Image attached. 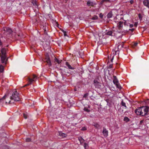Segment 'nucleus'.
Masks as SVG:
<instances>
[{
    "label": "nucleus",
    "instance_id": "obj_1",
    "mask_svg": "<svg viewBox=\"0 0 149 149\" xmlns=\"http://www.w3.org/2000/svg\"><path fill=\"white\" fill-rule=\"evenodd\" d=\"M135 113L138 115L149 117V107H148L142 106L136 109Z\"/></svg>",
    "mask_w": 149,
    "mask_h": 149
},
{
    "label": "nucleus",
    "instance_id": "obj_2",
    "mask_svg": "<svg viewBox=\"0 0 149 149\" xmlns=\"http://www.w3.org/2000/svg\"><path fill=\"white\" fill-rule=\"evenodd\" d=\"M3 34L7 37H12L13 32L11 29L9 27L3 28Z\"/></svg>",
    "mask_w": 149,
    "mask_h": 149
},
{
    "label": "nucleus",
    "instance_id": "obj_3",
    "mask_svg": "<svg viewBox=\"0 0 149 149\" xmlns=\"http://www.w3.org/2000/svg\"><path fill=\"white\" fill-rule=\"evenodd\" d=\"M10 96L12 101L17 102L20 100L19 94L16 91L13 92Z\"/></svg>",
    "mask_w": 149,
    "mask_h": 149
},
{
    "label": "nucleus",
    "instance_id": "obj_4",
    "mask_svg": "<svg viewBox=\"0 0 149 149\" xmlns=\"http://www.w3.org/2000/svg\"><path fill=\"white\" fill-rule=\"evenodd\" d=\"M4 96H6L5 100V104H6L7 103L11 104L14 103L13 101H12L11 96L9 94L6 93Z\"/></svg>",
    "mask_w": 149,
    "mask_h": 149
},
{
    "label": "nucleus",
    "instance_id": "obj_5",
    "mask_svg": "<svg viewBox=\"0 0 149 149\" xmlns=\"http://www.w3.org/2000/svg\"><path fill=\"white\" fill-rule=\"evenodd\" d=\"M45 60L47 64L49 67L52 65V63L50 60L49 56L48 54L47 53L45 55Z\"/></svg>",
    "mask_w": 149,
    "mask_h": 149
},
{
    "label": "nucleus",
    "instance_id": "obj_6",
    "mask_svg": "<svg viewBox=\"0 0 149 149\" xmlns=\"http://www.w3.org/2000/svg\"><path fill=\"white\" fill-rule=\"evenodd\" d=\"M33 79H30L29 77H28V83L25 85L24 86H27L30 84H32V83L34 81V79L37 78V76L35 74H33Z\"/></svg>",
    "mask_w": 149,
    "mask_h": 149
},
{
    "label": "nucleus",
    "instance_id": "obj_7",
    "mask_svg": "<svg viewBox=\"0 0 149 149\" xmlns=\"http://www.w3.org/2000/svg\"><path fill=\"white\" fill-rule=\"evenodd\" d=\"M94 83L95 87L96 88H100L101 87V84L97 80H94Z\"/></svg>",
    "mask_w": 149,
    "mask_h": 149
},
{
    "label": "nucleus",
    "instance_id": "obj_8",
    "mask_svg": "<svg viewBox=\"0 0 149 149\" xmlns=\"http://www.w3.org/2000/svg\"><path fill=\"white\" fill-rule=\"evenodd\" d=\"M6 96H4L1 98H0V105L3 107L4 104H6L5 103V97Z\"/></svg>",
    "mask_w": 149,
    "mask_h": 149
},
{
    "label": "nucleus",
    "instance_id": "obj_9",
    "mask_svg": "<svg viewBox=\"0 0 149 149\" xmlns=\"http://www.w3.org/2000/svg\"><path fill=\"white\" fill-rule=\"evenodd\" d=\"M117 25L118 29L119 30H121L123 27V22L121 21L119 22L118 23Z\"/></svg>",
    "mask_w": 149,
    "mask_h": 149
},
{
    "label": "nucleus",
    "instance_id": "obj_10",
    "mask_svg": "<svg viewBox=\"0 0 149 149\" xmlns=\"http://www.w3.org/2000/svg\"><path fill=\"white\" fill-rule=\"evenodd\" d=\"M58 135L61 138H63L67 136L66 134L63 133L61 132H59Z\"/></svg>",
    "mask_w": 149,
    "mask_h": 149
},
{
    "label": "nucleus",
    "instance_id": "obj_11",
    "mask_svg": "<svg viewBox=\"0 0 149 149\" xmlns=\"http://www.w3.org/2000/svg\"><path fill=\"white\" fill-rule=\"evenodd\" d=\"M102 133L105 136L107 137L108 136V131L104 127L103 128Z\"/></svg>",
    "mask_w": 149,
    "mask_h": 149
},
{
    "label": "nucleus",
    "instance_id": "obj_12",
    "mask_svg": "<svg viewBox=\"0 0 149 149\" xmlns=\"http://www.w3.org/2000/svg\"><path fill=\"white\" fill-rule=\"evenodd\" d=\"M143 3L144 6L149 8V0H144Z\"/></svg>",
    "mask_w": 149,
    "mask_h": 149
},
{
    "label": "nucleus",
    "instance_id": "obj_13",
    "mask_svg": "<svg viewBox=\"0 0 149 149\" xmlns=\"http://www.w3.org/2000/svg\"><path fill=\"white\" fill-rule=\"evenodd\" d=\"M79 141L80 144L83 145H84V139L81 136L78 137Z\"/></svg>",
    "mask_w": 149,
    "mask_h": 149
},
{
    "label": "nucleus",
    "instance_id": "obj_14",
    "mask_svg": "<svg viewBox=\"0 0 149 149\" xmlns=\"http://www.w3.org/2000/svg\"><path fill=\"white\" fill-rule=\"evenodd\" d=\"M19 34H16L15 32H13L12 37L15 38L16 39L18 40Z\"/></svg>",
    "mask_w": 149,
    "mask_h": 149
},
{
    "label": "nucleus",
    "instance_id": "obj_15",
    "mask_svg": "<svg viewBox=\"0 0 149 149\" xmlns=\"http://www.w3.org/2000/svg\"><path fill=\"white\" fill-rule=\"evenodd\" d=\"M6 56H1V60L2 63H5L6 62Z\"/></svg>",
    "mask_w": 149,
    "mask_h": 149
},
{
    "label": "nucleus",
    "instance_id": "obj_16",
    "mask_svg": "<svg viewBox=\"0 0 149 149\" xmlns=\"http://www.w3.org/2000/svg\"><path fill=\"white\" fill-rule=\"evenodd\" d=\"M6 49L5 48H2L1 52L2 56H6Z\"/></svg>",
    "mask_w": 149,
    "mask_h": 149
},
{
    "label": "nucleus",
    "instance_id": "obj_17",
    "mask_svg": "<svg viewBox=\"0 0 149 149\" xmlns=\"http://www.w3.org/2000/svg\"><path fill=\"white\" fill-rule=\"evenodd\" d=\"M113 83L115 84L119 82L116 77L115 76H113Z\"/></svg>",
    "mask_w": 149,
    "mask_h": 149
},
{
    "label": "nucleus",
    "instance_id": "obj_18",
    "mask_svg": "<svg viewBox=\"0 0 149 149\" xmlns=\"http://www.w3.org/2000/svg\"><path fill=\"white\" fill-rule=\"evenodd\" d=\"M90 109V106H88V108H87V106L84 107V111H85L87 113H89L91 110L89 109Z\"/></svg>",
    "mask_w": 149,
    "mask_h": 149
},
{
    "label": "nucleus",
    "instance_id": "obj_19",
    "mask_svg": "<svg viewBox=\"0 0 149 149\" xmlns=\"http://www.w3.org/2000/svg\"><path fill=\"white\" fill-rule=\"evenodd\" d=\"M65 64L67 66L69 69L73 70L74 69V68L71 66V65L69 64L68 62H65Z\"/></svg>",
    "mask_w": 149,
    "mask_h": 149
},
{
    "label": "nucleus",
    "instance_id": "obj_20",
    "mask_svg": "<svg viewBox=\"0 0 149 149\" xmlns=\"http://www.w3.org/2000/svg\"><path fill=\"white\" fill-rule=\"evenodd\" d=\"M87 5L88 6H93V2L91 1H88L87 3Z\"/></svg>",
    "mask_w": 149,
    "mask_h": 149
},
{
    "label": "nucleus",
    "instance_id": "obj_21",
    "mask_svg": "<svg viewBox=\"0 0 149 149\" xmlns=\"http://www.w3.org/2000/svg\"><path fill=\"white\" fill-rule=\"evenodd\" d=\"M120 104L123 107H124L125 109H127V107L126 105V104L125 102H124L123 100H122L121 102L120 103Z\"/></svg>",
    "mask_w": 149,
    "mask_h": 149
},
{
    "label": "nucleus",
    "instance_id": "obj_22",
    "mask_svg": "<svg viewBox=\"0 0 149 149\" xmlns=\"http://www.w3.org/2000/svg\"><path fill=\"white\" fill-rule=\"evenodd\" d=\"M112 33L113 32L111 31H108L106 33L107 35L111 36H113Z\"/></svg>",
    "mask_w": 149,
    "mask_h": 149
},
{
    "label": "nucleus",
    "instance_id": "obj_23",
    "mask_svg": "<svg viewBox=\"0 0 149 149\" xmlns=\"http://www.w3.org/2000/svg\"><path fill=\"white\" fill-rule=\"evenodd\" d=\"M112 14L111 12H109L108 14L107 15V18H111L112 17Z\"/></svg>",
    "mask_w": 149,
    "mask_h": 149
},
{
    "label": "nucleus",
    "instance_id": "obj_24",
    "mask_svg": "<svg viewBox=\"0 0 149 149\" xmlns=\"http://www.w3.org/2000/svg\"><path fill=\"white\" fill-rule=\"evenodd\" d=\"M115 85L116 86V87L120 89H121V87L119 82L116 84H115Z\"/></svg>",
    "mask_w": 149,
    "mask_h": 149
},
{
    "label": "nucleus",
    "instance_id": "obj_25",
    "mask_svg": "<svg viewBox=\"0 0 149 149\" xmlns=\"http://www.w3.org/2000/svg\"><path fill=\"white\" fill-rule=\"evenodd\" d=\"M31 3L33 6H38L37 3V1L36 0H33L31 1Z\"/></svg>",
    "mask_w": 149,
    "mask_h": 149
},
{
    "label": "nucleus",
    "instance_id": "obj_26",
    "mask_svg": "<svg viewBox=\"0 0 149 149\" xmlns=\"http://www.w3.org/2000/svg\"><path fill=\"white\" fill-rule=\"evenodd\" d=\"M54 60L55 62H56L58 64H59L61 63V61H60L58 58L55 57Z\"/></svg>",
    "mask_w": 149,
    "mask_h": 149
},
{
    "label": "nucleus",
    "instance_id": "obj_27",
    "mask_svg": "<svg viewBox=\"0 0 149 149\" xmlns=\"http://www.w3.org/2000/svg\"><path fill=\"white\" fill-rule=\"evenodd\" d=\"M124 120L126 122H128L129 121L130 119L127 117L125 116L124 118Z\"/></svg>",
    "mask_w": 149,
    "mask_h": 149
},
{
    "label": "nucleus",
    "instance_id": "obj_28",
    "mask_svg": "<svg viewBox=\"0 0 149 149\" xmlns=\"http://www.w3.org/2000/svg\"><path fill=\"white\" fill-rule=\"evenodd\" d=\"M93 125L96 128H98L100 126L97 123H94Z\"/></svg>",
    "mask_w": 149,
    "mask_h": 149
},
{
    "label": "nucleus",
    "instance_id": "obj_29",
    "mask_svg": "<svg viewBox=\"0 0 149 149\" xmlns=\"http://www.w3.org/2000/svg\"><path fill=\"white\" fill-rule=\"evenodd\" d=\"M98 17L96 15H94L92 18V19L93 20H96L98 19Z\"/></svg>",
    "mask_w": 149,
    "mask_h": 149
},
{
    "label": "nucleus",
    "instance_id": "obj_30",
    "mask_svg": "<svg viewBox=\"0 0 149 149\" xmlns=\"http://www.w3.org/2000/svg\"><path fill=\"white\" fill-rule=\"evenodd\" d=\"M26 142H30L31 141V139L30 138H28L26 139Z\"/></svg>",
    "mask_w": 149,
    "mask_h": 149
},
{
    "label": "nucleus",
    "instance_id": "obj_31",
    "mask_svg": "<svg viewBox=\"0 0 149 149\" xmlns=\"http://www.w3.org/2000/svg\"><path fill=\"white\" fill-rule=\"evenodd\" d=\"M138 17L140 20L141 21L142 19V15L141 14H139L138 15Z\"/></svg>",
    "mask_w": 149,
    "mask_h": 149
},
{
    "label": "nucleus",
    "instance_id": "obj_32",
    "mask_svg": "<svg viewBox=\"0 0 149 149\" xmlns=\"http://www.w3.org/2000/svg\"><path fill=\"white\" fill-rule=\"evenodd\" d=\"M23 117L25 119H26L27 118V115L25 113H23Z\"/></svg>",
    "mask_w": 149,
    "mask_h": 149
},
{
    "label": "nucleus",
    "instance_id": "obj_33",
    "mask_svg": "<svg viewBox=\"0 0 149 149\" xmlns=\"http://www.w3.org/2000/svg\"><path fill=\"white\" fill-rule=\"evenodd\" d=\"M66 70H67V69H66ZM62 72L61 73H62V74H65L66 73V72H65V71L66 70L65 69H64V70H61Z\"/></svg>",
    "mask_w": 149,
    "mask_h": 149
},
{
    "label": "nucleus",
    "instance_id": "obj_34",
    "mask_svg": "<svg viewBox=\"0 0 149 149\" xmlns=\"http://www.w3.org/2000/svg\"><path fill=\"white\" fill-rule=\"evenodd\" d=\"M33 19L34 22H36L37 21V17L36 16H34L33 17Z\"/></svg>",
    "mask_w": 149,
    "mask_h": 149
},
{
    "label": "nucleus",
    "instance_id": "obj_35",
    "mask_svg": "<svg viewBox=\"0 0 149 149\" xmlns=\"http://www.w3.org/2000/svg\"><path fill=\"white\" fill-rule=\"evenodd\" d=\"M88 147V145L86 144V143H84V148L87 149Z\"/></svg>",
    "mask_w": 149,
    "mask_h": 149
},
{
    "label": "nucleus",
    "instance_id": "obj_36",
    "mask_svg": "<svg viewBox=\"0 0 149 149\" xmlns=\"http://www.w3.org/2000/svg\"><path fill=\"white\" fill-rule=\"evenodd\" d=\"M23 36H22V35H21L20 34H19V38H18V40H20L22 38H23Z\"/></svg>",
    "mask_w": 149,
    "mask_h": 149
},
{
    "label": "nucleus",
    "instance_id": "obj_37",
    "mask_svg": "<svg viewBox=\"0 0 149 149\" xmlns=\"http://www.w3.org/2000/svg\"><path fill=\"white\" fill-rule=\"evenodd\" d=\"M123 44H121V45H120L118 46V48L119 47L123 48Z\"/></svg>",
    "mask_w": 149,
    "mask_h": 149
},
{
    "label": "nucleus",
    "instance_id": "obj_38",
    "mask_svg": "<svg viewBox=\"0 0 149 149\" xmlns=\"http://www.w3.org/2000/svg\"><path fill=\"white\" fill-rule=\"evenodd\" d=\"M42 29L44 30L47 29V27L46 26H43L42 27Z\"/></svg>",
    "mask_w": 149,
    "mask_h": 149
},
{
    "label": "nucleus",
    "instance_id": "obj_39",
    "mask_svg": "<svg viewBox=\"0 0 149 149\" xmlns=\"http://www.w3.org/2000/svg\"><path fill=\"white\" fill-rule=\"evenodd\" d=\"M138 43L137 42H134V44H133V46L134 47H136V46Z\"/></svg>",
    "mask_w": 149,
    "mask_h": 149
},
{
    "label": "nucleus",
    "instance_id": "obj_40",
    "mask_svg": "<svg viewBox=\"0 0 149 149\" xmlns=\"http://www.w3.org/2000/svg\"><path fill=\"white\" fill-rule=\"evenodd\" d=\"M44 31V33L46 35H47V29H46Z\"/></svg>",
    "mask_w": 149,
    "mask_h": 149
},
{
    "label": "nucleus",
    "instance_id": "obj_41",
    "mask_svg": "<svg viewBox=\"0 0 149 149\" xmlns=\"http://www.w3.org/2000/svg\"><path fill=\"white\" fill-rule=\"evenodd\" d=\"M67 32L66 31L65 32H64V33H63V34H64V36H67L68 37V36L67 35Z\"/></svg>",
    "mask_w": 149,
    "mask_h": 149
},
{
    "label": "nucleus",
    "instance_id": "obj_42",
    "mask_svg": "<svg viewBox=\"0 0 149 149\" xmlns=\"http://www.w3.org/2000/svg\"><path fill=\"white\" fill-rule=\"evenodd\" d=\"M100 17L101 18H103V14L102 13H100Z\"/></svg>",
    "mask_w": 149,
    "mask_h": 149
},
{
    "label": "nucleus",
    "instance_id": "obj_43",
    "mask_svg": "<svg viewBox=\"0 0 149 149\" xmlns=\"http://www.w3.org/2000/svg\"><path fill=\"white\" fill-rule=\"evenodd\" d=\"M2 135L3 136V137H6V134L5 133L3 132L2 134Z\"/></svg>",
    "mask_w": 149,
    "mask_h": 149
},
{
    "label": "nucleus",
    "instance_id": "obj_44",
    "mask_svg": "<svg viewBox=\"0 0 149 149\" xmlns=\"http://www.w3.org/2000/svg\"><path fill=\"white\" fill-rule=\"evenodd\" d=\"M102 1L103 2H109L110 1L109 0H102Z\"/></svg>",
    "mask_w": 149,
    "mask_h": 149
},
{
    "label": "nucleus",
    "instance_id": "obj_45",
    "mask_svg": "<svg viewBox=\"0 0 149 149\" xmlns=\"http://www.w3.org/2000/svg\"><path fill=\"white\" fill-rule=\"evenodd\" d=\"M133 26H134V25L133 24H130V28H131Z\"/></svg>",
    "mask_w": 149,
    "mask_h": 149
},
{
    "label": "nucleus",
    "instance_id": "obj_46",
    "mask_svg": "<svg viewBox=\"0 0 149 149\" xmlns=\"http://www.w3.org/2000/svg\"><path fill=\"white\" fill-rule=\"evenodd\" d=\"M134 29L132 28V29H129V30L131 31H132V32H133L134 31Z\"/></svg>",
    "mask_w": 149,
    "mask_h": 149
},
{
    "label": "nucleus",
    "instance_id": "obj_47",
    "mask_svg": "<svg viewBox=\"0 0 149 149\" xmlns=\"http://www.w3.org/2000/svg\"><path fill=\"white\" fill-rule=\"evenodd\" d=\"M134 2V1L132 0H131L130 1V3L131 4H132Z\"/></svg>",
    "mask_w": 149,
    "mask_h": 149
},
{
    "label": "nucleus",
    "instance_id": "obj_48",
    "mask_svg": "<svg viewBox=\"0 0 149 149\" xmlns=\"http://www.w3.org/2000/svg\"><path fill=\"white\" fill-rule=\"evenodd\" d=\"M2 42L1 39H0V46H2Z\"/></svg>",
    "mask_w": 149,
    "mask_h": 149
},
{
    "label": "nucleus",
    "instance_id": "obj_49",
    "mask_svg": "<svg viewBox=\"0 0 149 149\" xmlns=\"http://www.w3.org/2000/svg\"><path fill=\"white\" fill-rule=\"evenodd\" d=\"M79 55L80 56H82V52H81L80 51H79Z\"/></svg>",
    "mask_w": 149,
    "mask_h": 149
},
{
    "label": "nucleus",
    "instance_id": "obj_50",
    "mask_svg": "<svg viewBox=\"0 0 149 149\" xmlns=\"http://www.w3.org/2000/svg\"><path fill=\"white\" fill-rule=\"evenodd\" d=\"M143 120H141V121H140V124H142L143 123Z\"/></svg>",
    "mask_w": 149,
    "mask_h": 149
},
{
    "label": "nucleus",
    "instance_id": "obj_51",
    "mask_svg": "<svg viewBox=\"0 0 149 149\" xmlns=\"http://www.w3.org/2000/svg\"><path fill=\"white\" fill-rule=\"evenodd\" d=\"M137 23L136 22H135V24H134V26H135V27H136L137 26Z\"/></svg>",
    "mask_w": 149,
    "mask_h": 149
},
{
    "label": "nucleus",
    "instance_id": "obj_52",
    "mask_svg": "<svg viewBox=\"0 0 149 149\" xmlns=\"http://www.w3.org/2000/svg\"><path fill=\"white\" fill-rule=\"evenodd\" d=\"M113 58H114V56H113V57H112V58L111 59V62H112V61H113Z\"/></svg>",
    "mask_w": 149,
    "mask_h": 149
},
{
    "label": "nucleus",
    "instance_id": "obj_53",
    "mask_svg": "<svg viewBox=\"0 0 149 149\" xmlns=\"http://www.w3.org/2000/svg\"><path fill=\"white\" fill-rule=\"evenodd\" d=\"M87 95H88L87 94H84V98L86 97H87Z\"/></svg>",
    "mask_w": 149,
    "mask_h": 149
},
{
    "label": "nucleus",
    "instance_id": "obj_54",
    "mask_svg": "<svg viewBox=\"0 0 149 149\" xmlns=\"http://www.w3.org/2000/svg\"><path fill=\"white\" fill-rule=\"evenodd\" d=\"M61 31H62V32L64 33V32H66V31H65L64 30L62 29L61 30Z\"/></svg>",
    "mask_w": 149,
    "mask_h": 149
},
{
    "label": "nucleus",
    "instance_id": "obj_55",
    "mask_svg": "<svg viewBox=\"0 0 149 149\" xmlns=\"http://www.w3.org/2000/svg\"><path fill=\"white\" fill-rule=\"evenodd\" d=\"M116 64L117 65V68H118L119 67V65L117 63H116Z\"/></svg>",
    "mask_w": 149,
    "mask_h": 149
},
{
    "label": "nucleus",
    "instance_id": "obj_56",
    "mask_svg": "<svg viewBox=\"0 0 149 149\" xmlns=\"http://www.w3.org/2000/svg\"><path fill=\"white\" fill-rule=\"evenodd\" d=\"M112 65H110L109 66V67H110V68H112Z\"/></svg>",
    "mask_w": 149,
    "mask_h": 149
},
{
    "label": "nucleus",
    "instance_id": "obj_57",
    "mask_svg": "<svg viewBox=\"0 0 149 149\" xmlns=\"http://www.w3.org/2000/svg\"><path fill=\"white\" fill-rule=\"evenodd\" d=\"M81 130H84V127H82L81 129Z\"/></svg>",
    "mask_w": 149,
    "mask_h": 149
},
{
    "label": "nucleus",
    "instance_id": "obj_58",
    "mask_svg": "<svg viewBox=\"0 0 149 149\" xmlns=\"http://www.w3.org/2000/svg\"><path fill=\"white\" fill-rule=\"evenodd\" d=\"M124 25H126V22H125L124 23Z\"/></svg>",
    "mask_w": 149,
    "mask_h": 149
},
{
    "label": "nucleus",
    "instance_id": "obj_59",
    "mask_svg": "<svg viewBox=\"0 0 149 149\" xmlns=\"http://www.w3.org/2000/svg\"><path fill=\"white\" fill-rule=\"evenodd\" d=\"M6 148H7V149H9V148H8V147H7V146H4Z\"/></svg>",
    "mask_w": 149,
    "mask_h": 149
},
{
    "label": "nucleus",
    "instance_id": "obj_60",
    "mask_svg": "<svg viewBox=\"0 0 149 149\" xmlns=\"http://www.w3.org/2000/svg\"><path fill=\"white\" fill-rule=\"evenodd\" d=\"M86 130V128L84 127V130Z\"/></svg>",
    "mask_w": 149,
    "mask_h": 149
},
{
    "label": "nucleus",
    "instance_id": "obj_61",
    "mask_svg": "<svg viewBox=\"0 0 149 149\" xmlns=\"http://www.w3.org/2000/svg\"><path fill=\"white\" fill-rule=\"evenodd\" d=\"M23 86V87H24L25 86Z\"/></svg>",
    "mask_w": 149,
    "mask_h": 149
},
{
    "label": "nucleus",
    "instance_id": "obj_62",
    "mask_svg": "<svg viewBox=\"0 0 149 149\" xmlns=\"http://www.w3.org/2000/svg\"><path fill=\"white\" fill-rule=\"evenodd\" d=\"M65 1H68V0H65Z\"/></svg>",
    "mask_w": 149,
    "mask_h": 149
}]
</instances>
